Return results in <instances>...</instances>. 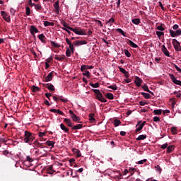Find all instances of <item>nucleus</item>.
Masks as SVG:
<instances>
[{"label": "nucleus", "instance_id": "f257e3e1", "mask_svg": "<svg viewBox=\"0 0 181 181\" xmlns=\"http://www.w3.org/2000/svg\"><path fill=\"white\" fill-rule=\"evenodd\" d=\"M24 137L23 142H25V144H28L29 145H32V143L35 139V136L30 133V132L28 131H25Z\"/></svg>", "mask_w": 181, "mask_h": 181}, {"label": "nucleus", "instance_id": "f03ea898", "mask_svg": "<svg viewBox=\"0 0 181 181\" xmlns=\"http://www.w3.org/2000/svg\"><path fill=\"white\" fill-rule=\"evenodd\" d=\"M93 91L96 94V99H98V101H100V103H107V99L104 98L100 90L93 89Z\"/></svg>", "mask_w": 181, "mask_h": 181}, {"label": "nucleus", "instance_id": "7ed1b4c3", "mask_svg": "<svg viewBox=\"0 0 181 181\" xmlns=\"http://www.w3.org/2000/svg\"><path fill=\"white\" fill-rule=\"evenodd\" d=\"M69 30H71V32H74V33H76V35H87L86 33V31H84V30L82 29L81 28H73L72 27H71Z\"/></svg>", "mask_w": 181, "mask_h": 181}, {"label": "nucleus", "instance_id": "20e7f679", "mask_svg": "<svg viewBox=\"0 0 181 181\" xmlns=\"http://www.w3.org/2000/svg\"><path fill=\"white\" fill-rule=\"evenodd\" d=\"M1 15L4 21H5L6 22H8V23H11V16H9V14H8L6 11H1Z\"/></svg>", "mask_w": 181, "mask_h": 181}, {"label": "nucleus", "instance_id": "39448f33", "mask_svg": "<svg viewBox=\"0 0 181 181\" xmlns=\"http://www.w3.org/2000/svg\"><path fill=\"white\" fill-rule=\"evenodd\" d=\"M172 44H173V46L175 50H176V52H180V50H181L180 42H179V41H177V40L173 39Z\"/></svg>", "mask_w": 181, "mask_h": 181}, {"label": "nucleus", "instance_id": "423d86ee", "mask_svg": "<svg viewBox=\"0 0 181 181\" xmlns=\"http://www.w3.org/2000/svg\"><path fill=\"white\" fill-rule=\"evenodd\" d=\"M176 31H174L173 30H169L170 35L171 37H176L177 36L181 35V29L178 28L177 30H175Z\"/></svg>", "mask_w": 181, "mask_h": 181}, {"label": "nucleus", "instance_id": "0eeeda50", "mask_svg": "<svg viewBox=\"0 0 181 181\" xmlns=\"http://www.w3.org/2000/svg\"><path fill=\"white\" fill-rule=\"evenodd\" d=\"M169 77L172 80L173 83H174V84H177V86H181V81L176 79V77H175V75H173V74H170Z\"/></svg>", "mask_w": 181, "mask_h": 181}, {"label": "nucleus", "instance_id": "6e6552de", "mask_svg": "<svg viewBox=\"0 0 181 181\" xmlns=\"http://www.w3.org/2000/svg\"><path fill=\"white\" fill-rule=\"evenodd\" d=\"M54 11L56 12V13L57 15H59V13H60V6L59 4V1H57L54 4Z\"/></svg>", "mask_w": 181, "mask_h": 181}, {"label": "nucleus", "instance_id": "1a4fd4ad", "mask_svg": "<svg viewBox=\"0 0 181 181\" xmlns=\"http://www.w3.org/2000/svg\"><path fill=\"white\" fill-rule=\"evenodd\" d=\"M74 46H82V45H87V41L86 40H76L74 42Z\"/></svg>", "mask_w": 181, "mask_h": 181}, {"label": "nucleus", "instance_id": "9d476101", "mask_svg": "<svg viewBox=\"0 0 181 181\" xmlns=\"http://www.w3.org/2000/svg\"><path fill=\"white\" fill-rule=\"evenodd\" d=\"M30 33L31 35H35V33H39V30L35 25H30Z\"/></svg>", "mask_w": 181, "mask_h": 181}, {"label": "nucleus", "instance_id": "9b49d317", "mask_svg": "<svg viewBox=\"0 0 181 181\" xmlns=\"http://www.w3.org/2000/svg\"><path fill=\"white\" fill-rule=\"evenodd\" d=\"M134 83L137 87H141V85L142 84V79H141L139 76H136Z\"/></svg>", "mask_w": 181, "mask_h": 181}, {"label": "nucleus", "instance_id": "f8f14e48", "mask_svg": "<svg viewBox=\"0 0 181 181\" xmlns=\"http://www.w3.org/2000/svg\"><path fill=\"white\" fill-rule=\"evenodd\" d=\"M64 122L67 125V127H69V128H73V122H71L70 119L65 118L64 119Z\"/></svg>", "mask_w": 181, "mask_h": 181}, {"label": "nucleus", "instance_id": "ddd939ff", "mask_svg": "<svg viewBox=\"0 0 181 181\" xmlns=\"http://www.w3.org/2000/svg\"><path fill=\"white\" fill-rule=\"evenodd\" d=\"M53 80V72H50L45 79V83H48V81H52Z\"/></svg>", "mask_w": 181, "mask_h": 181}, {"label": "nucleus", "instance_id": "4468645a", "mask_svg": "<svg viewBox=\"0 0 181 181\" xmlns=\"http://www.w3.org/2000/svg\"><path fill=\"white\" fill-rule=\"evenodd\" d=\"M162 52L165 54V56H167V57H170V54H169V51L165 47V45H163Z\"/></svg>", "mask_w": 181, "mask_h": 181}, {"label": "nucleus", "instance_id": "2eb2a0df", "mask_svg": "<svg viewBox=\"0 0 181 181\" xmlns=\"http://www.w3.org/2000/svg\"><path fill=\"white\" fill-rule=\"evenodd\" d=\"M127 45H129V46H131L132 47H134V49H136L138 47V45L135 44L131 40H127Z\"/></svg>", "mask_w": 181, "mask_h": 181}, {"label": "nucleus", "instance_id": "dca6fc26", "mask_svg": "<svg viewBox=\"0 0 181 181\" xmlns=\"http://www.w3.org/2000/svg\"><path fill=\"white\" fill-rule=\"evenodd\" d=\"M38 39L42 42V43H46V37L43 34H40L37 36Z\"/></svg>", "mask_w": 181, "mask_h": 181}, {"label": "nucleus", "instance_id": "f3484780", "mask_svg": "<svg viewBox=\"0 0 181 181\" xmlns=\"http://www.w3.org/2000/svg\"><path fill=\"white\" fill-rule=\"evenodd\" d=\"M115 22V20L114 19V18H110L109 21L106 22V25L109 26V28H111V26H112V23H114Z\"/></svg>", "mask_w": 181, "mask_h": 181}, {"label": "nucleus", "instance_id": "a211bd4d", "mask_svg": "<svg viewBox=\"0 0 181 181\" xmlns=\"http://www.w3.org/2000/svg\"><path fill=\"white\" fill-rule=\"evenodd\" d=\"M173 151H175V146L174 145H170V146H168L167 147V153H170L172 152H173Z\"/></svg>", "mask_w": 181, "mask_h": 181}, {"label": "nucleus", "instance_id": "6ab92c4d", "mask_svg": "<svg viewBox=\"0 0 181 181\" xmlns=\"http://www.w3.org/2000/svg\"><path fill=\"white\" fill-rule=\"evenodd\" d=\"M37 148H43V143H39L37 140L34 141L33 143Z\"/></svg>", "mask_w": 181, "mask_h": 181}, {"label": "nucleus", "instance_id": "aec40b11", "mask_svg": "<svg viewBox=\"0 0 181 181\" xmlns=\"http://www.w3.org/2000/svg\"><path fill=\"white\" fill-rule=\"evenodd\" d=\"M50 112H57V114H59V115H64V113L60 110L51 109Z\"/></svg>", "mask_w": 181, "mask_h": 181}, {"label": "nucleus", "instance_id": "412c9836", "mask_svg": "<svg viewBox=\"0 0 181 181\" xmlns=\"http://www.w3.org/2000/svg\"><path fill=\"white\" fill-rule=\"evenodd\" d=\"M54 59H55V60L62 62V60H64V59H66V56L65 55H62V56L55 55Z\"/></svg>", "mask_w": 181, "mask_h": 181}, {"label": "nucleus", "instance_id": "4be33fe9", "mask_svg": "<svg viewBox=\"0 0 181 181\" xmlns=\"http://www.w3.org/2000/svg\"><path fill=\"white\" fill-rule=\"evenodd\" d=\"M47 173L49 175H53L54 172H56L54 170H53V165H50L47 170Z\"/></svg>", "mask_w": 181, "mask_h": 181}, {"label": "nucleus", "instance_id": "5701e85b", "mask_svg": "<svg viewBox=\"0 0 181 181\" xmlns=\"http://www.w3.org/2000/svg\"><path fill=\"white\" fill-rule=\"evenodd\" d=\"M31 91H33V93H37V91H40V88L36 86H33L31 87Z\"/></svg>", "mask_w": 181, "mask_h": 181}, {"label": "nucleus", "instance_id": "b1692460", "mask_svg": "<svg viewBox=\"0 0 181 181\" xmlns=\"http://www.w3.org/2000/svg\"><path fill=\"white\" fill-rule=\"evenodd\" d=\"M81 128H83V124H78L74 127L72 126L73 131H74L76 129H81Z\"/></svg>", "mask_w": 181, "mask_h": 181}, {"label": "nucleus", "instance_id": "393cba45", "mask_svg": "<svg viewBox=\"0 0 181 181\" xmlns=\"http://www.w3.org/2000/svg\"><path fill=\"white\" fill-rule=\"evenodd\" d=\"M60 128H61V129H62V131H64V132H69V128H67L66 127V125H64V124H63V123H62L61 124H60Z\"/></svg>", "mask_w": 181, "mask_h": 181}, {"label": "nucleus", "instance_id": "a878e982", "mask_svg": "<svg viewBox=\"0 0 181 181\" xmlns=\"http://www.w3.org/2000/svg\"><path fill=\"white\" fill-rule=\"evenodd\" d=\"M141 94L144 97V98H146V100H149V98H151V94L149 93L141 92Z\"/></svg>", "mask_w": 181, "mask_h": 181}, {"label": "nucleus", "instance_id": "bb28decb", "mask_svg": "<svg viewBox=\"0 0 181 181\" xmlns=\"http://www.w3.org/2000/svg\"><path fill=\"white\" fill-rule=\"evenodd\" d=\"M94 113L89 114V121L90 122H95V118H94Z\"/></svg>", "mask_w": 181, "mask_h": 181}, {"label": "nucleus", "instance_id": "cd10ccee", "mask_svg": "<svg viewBox=\"0 0 181 181\" xmlns=\"http://www.w3.org/2000/svg\"><path fill=\"white\" fill-rule=\"evenodd\" d=\"M74 152L75 155H76L77 158H80L81 156V152L80 151V150L74 148Z\"/></svg>", "mask_w": 181, "mask_h": 181}, {"label": "nucleus", "instance_id": "c85d7f7f", "mask_svg": "<svg viewBox=\"0 0 181 181\" xmlns=\"http://www.w3.org/2000/svg\"><path fill=\"white\" fill-rule=\"evenodd\" d=\"M132 23L134 25H139L141 23V19L139 18H134L132 20Z\"/></svg>", "mask_w": 181, "mask_h": 181}, {"label": "nucleus", "instance_id": "c756f323", "mask_svg": "<svg viewBox=\"0 0 181 181\" xmlns=\"http://www.w3.org/2000/svg\"><path fill=\"white\" fill-rule=\"evenodd\" d=\"M144 139H146V134L139 135L138 138H136V141H144Z\"/></svg>", "mask_w": 181, "mask_h": 181}, {"label": "nucleus", "instance_id": "7c9ffc66", "mask_svg": "<svg viewBox=\"0 0 181 181\" xmlns=\"http://www.w3.org/2000/svg\"><path fill=\"white\" fill-rule=\"evenodd\" d=\"M47 88L49 91H54V90H55L54 86H53V84H52V83H48V86H47Z\"/></svg>", "mask_w": 181, "mask_h": 181}, {"label": "nucleus", "instance_id": "2f4dec72", "mask_svg": "<svg viewBox=\"0 0 181 181\" xmlns=\"http://www.w3.org/2000/svg\"><path fill=\"white\" fill-rule=\"evenodd\" d=\"M162 109L154 110L153 114H155V115H162Z\"/></svg>", "mask_w": 181, "mask_h": 181}, {"label": "nucleus", "instance_id": "473e14b6", "mask_svg": "<svg viewBox=\"0 0 181 181\" xmlns=\"http://www.w3.org/2000/svg\"><path fill=\"white\" fill-rule=\"evenodd\" d=\"M61 25H62L64 26V28H65V29H66H66H69V30H70V28H71V27L69 26V25H67V23H65L64 21H63V20L61 21Z\"/></svg>", "mask_w": 181, "mask_h": 181}, {"label": "nucleus", "instance_id": "72a5a7b5", "mask_svg": "<svg viewBox=\"0 0 181 181\" xmlns=\"http://www.w3.org/2000/svg\"><path fill=\"white\" fill-rule=\"evenodd\" d=\"M106 98H108V100H114V95L111 93H107L106 94Z\"/></svg>", "mask_w": 181, "mask_h": 181}, {"label": "nucleus", "instance_id": "f704fd0d", "mask_svg": "<svg viewBox=\"0 0 181 181\" xmlns=\"http://www.w3.org/2000/svg\"><path fill=\"white\" fill-rule=\"evenodd\" d=\"M44 26L47 27V26H54V23H50L49 21H45L44 22Z\"/></svg>", "mask_w": 181, "mask_h": 181}, {"label": "nucleus", "instance_id": "c9c22d12", "mask_svg": "<svg viewBox=\"0 0 181 181\" xmlns=\"http://www.w3.org/2000/svg\"><path fill=\"white\" fill-rule=\"evenodd\" d=\"M116 30H117V32H118L119 33H121V35H122V36H124V37H127V35H125V32H124V30H122V29H121V28H117Z\"/></svg>", "mask_w": 181, "mask_h": 181}, {"label": "nucleus", "instance_id": "e433bc0d", "mask_svg": "<svg viewBox=\"0 0 181 181\" xmlns=\"http://www.w3.org/2000/svg\"><path fill=\"white\" fill-rule=\"evenodd\" d=\"M144 128V124H140L135 130L136 134L138 132H140V131H142Z\"/></svg>", "mask_w": 181, "mask_h": 181}, {"label": "nucleus", "instance_id": "4c0bfd02", "mask_svg": "<svg viewBox=\"0 0 181 181\" xmlns=\"http://www.w3.org/2000/svg\"><path fill=\"white\" fill-rule=\"evenodd\" d=\"M71 53L73 52H71V50L70 49V48H67L66 51V56L67 57H70L71 56Z\"/></svg>", "mask_w": 181, "mask_h": 181}, {"label": "nucleus", "instance_id": "58836bf2", "mask_svg": "<svg viewBox=\"0 0 181 181\" xmlns=\"http://www.w3.org/2000/svg\"><path fill=\"white\" fill-rule=\"evenodd\" d=\"M120 124H121V120L117 119L114 120V125H115V127H119V125Z\"/></svg>", "mask_w": 181, "mask_h": 181}, {"label": "nucleus", "instance_id": "ea45409f", "mask_svg": "<svg viewBox=\"0 0 181 181\" xmlns=\"http://www.w3.org/2000/svg\"><path fill=\"white\" fill-rule=\"evenodd\" d=\"M83 76H86V77H88V78H90V71L86 70V71L83 73Z\"/></svg>", "mask_w": 181, "mask_h": 181}, {"label": "nucleus", "instance_id": "a19ab883", "mask_svg": "<svg viewBox=\"0 0 181 181\" xmlns=\"http://www.w3.org/2000/svg\"><path fill=\"white\" fill-rule=\"evenodd\" d=\"M90 87H93V88H98L100 87V84L98 83H90Z\"/></svg>", "mask_w": 181, "mask_h": 181}, {"label": "nucleus", "instance_id": "79ce46f5", "mask_svg": "<svg viewBox=\"0 0 181 181\" xmlns=\"http://www.w3.org/2000/svg\"><path fill=\"white\" fill-rule=\"evenodd\" d=\"M171 132L173 135H176V134H177V129H176V127H171Z\"/></svg>", "mask_w": 181, "mask_h": 181}, {"label": "nucleus", "instance_id": "37998d69", "mask_svg": "<svg viewBox=\"0 0 181 181\" xmlns=\"http://www.w3.org/2000/svg\"><path fill=\"white\" fill-rule=\"evenodd\" d=\"M47 145L48 146H52V148L54 147V142L52 141H47Z\"/></svg>", "mask_w": 181, "mask_h": 181}, {"label": "nucleus", "instance_id": "c03bdc74", "mask_svg": "<svg viewBox=\"0 0 181 181\" xmlns=\"http://www.w3.org/2000/svg\"><path fill=\"white\" fill-rule=\"evenodd\" d=\"M69 114L71 115V118H72V119H74L77 115H76V114H74V112H73L72 110H69Z\"/></svg>", "mask_w": 181, "mask_h": 181}, {"label": "nucleus", "instance_id": "a18cd8bd", "mask_svg": "<svg viewBox=\"0 0 181 181\" xmlns=\"http://www.w3.org/2000/svg\"><path fill=\"white\" fill-rule=\"evenodd\" d=\"M156 35L158 36V37L160 38L161 36H163V35H165V33L162 31H156Z\"/></svg>", "mask_w": 181, "mask_h": 181}, {"label": "nucleus", "instance_id": "49530a36", "mask_svg": "<svg viewBox=\"0 0 181 181\" xmlns=\"http://www.w3.org/2000/svg\"><path fill=\"white\" fill-rule=\"evenodd\" d=\"M51 45L52 46H53L54 47H61V45L54 42V41H51Z\"/></svg>", "mask_w": 181, "mask_h": 181}, {"label": "nucleus", "instance_id": "de8ad7c7", "mask_svg": "<svg viewBox=\"0 0 181 181\" xmlns=\"http://www.w3.org/2000/svg\"><path fill=\"white\" fill-rule=\"evenodd\" d=\"M35 9H36V11H40L42 9V6L40 4H35Z\"/></svg>", "mask_w": 181, "mask_h": 181}, {"label": "nucleus", "instance_id": "09e8293b", "mask_svg": "<svg viewBox=\"0 0 181 181\" xmlns=\"http://www.w3.org/2000/svg\"><path fill=\"white\" fill-rule=\"evenodd\" d=\"M25 13L27 16H29V15H30V8H29V6L25 7Z\"/></svg>", "mask_w": 181, "mask_h": 181}, {"label": "nucleus", "instance_id": "8fccbe9b", "mask_svg": "<svg viewBox=\"0 0 181 181\" xmlns=\"http://www.w3.org/2000/svg\"><path fill=\"white\" fill-rule=\"evenodd\" d=\"M156 29L157 30H160V32H163V30H165V28L162 26V24L160 25L157 26Z\"/></svg>", "mask_w": 181, "mask_h": 181}, {"label": "nucleus", "instance_id": "3c124183", "mask_svg": "<svg viewBox=\"0 0 181 181\" xmlns=\"http://www.w3.org/2000/svg\"><path fill=\"white\" fill-rule=\"evenodd\" d=\"M142 88L144 91H147V93H151V90H149V88H148V86L144 85L142 86Z\"/></svg>", "mask_w": 181, "mask_h": 181}, {"label": "nucleus", "instance_id": "603ef678", "mask_svg": "<svg viewBox=\"0 0 181 181\" xmlns=\"http://www.w3.org/2000/svg\"><path fill=\"white\" fill-rule=\"evenodd\" d=\"M168 146H169V144L168 143H165L160 146V149H168Z\"/></svg>", "mask_w": 181, "mask_h": 181}, {"label": "nucleus", "instance_id": "864d4df0", "mask_svg": "<svg viewBox=\"0 0 181 181\" xmlns=\"http://www.w3.org/2000/svg\"><path fill=\"white\" fill-rule=\"evenodd\" d=\"M59 99L60 100V101H62V103H67V101H69L68 99L63 98V96H59Z\"/></svg>", "mask_w": 181, "mask_h": 181}, {"label": "nucleus", "instance_id": "5fc2aeb1", "mask_svg": "<svg viewBox=\"0 0 181 181\" xmlns=\"http://www.w3.org/2000/svg\"><path fill=\"white\" fill-rule=\"evenodd\" d=\"M124 54L127 56V57H131V53L128 49H124Z\"/></svg>", "mask_w": 181, "mask_h": 181}, {"label": "nucleus", "instance_id": "6e6d98bb", "mask_svg": "<svg viewBox=\"0 0 181 181\" xmlns=\"http://www.w3.org/2000/svg\"><path fill=\"white\" fill-rule=\"evenodd\" d=\"M108 88H111L112 90H117L118 87L116 86V85H112V86H109Z\"/></svg>", "mask_w": 181, "mask_h": 181}, {"label": "nucleus", "instance_id": "4d7b16f0", "mask_svg": "<svg viewBox=\"0 0 181 181\" xmlns=\"http://www.w3.org/2000/svg\"><path fill=\"white\" fill-rule=\"evenodd\" d=\"M119 71H120L121 73H122L123 74H127V70H125V69L119 67Z\"/></svg>", "mask_w": 181, "mask_h": 181}, {"label": "nucleus", "instance_id": "13d9d810", "mask_svg": "<svg viewBox=\"0 0 181 181\" xmlns=\"http://www.w3.org/2000/svg\"><path fill=\"white\" fill-rule=\"evenodd\" d=\"M69 49H70L71 53H74V45L73 44H71L69 45Z\"/></svg>", "mask_w": 181, "mask_h": 181}, {"label": "nucleus", "instance_id": "bf43d9fd", "mask_svg": "<svg viewBox=\"0 0 181 181\" xmlns=\"http://www.w3.org/2000/svg\"><path fill=\"white\" fill-rule=\"evenodd\" d=\"M153 119L154 122H159V121H160V118H159L158 116L154 117Z\"/></svg>", "mask_w": 181, "mask_h": 181}, {"label": "nucleus", "instance_id": "052dcab7", "mask_svg": "<svg viewBox=\"0 0 181 181\" xmlns=\"http://www.w3.org/2000/svg\"><path fill=\"white\" fill-rule=\"evenodd\" d=\"M31 53L33 54L34 58L36 59L37 57V54H36V52L33 49H30Z\"/></svg>", "mask_w": 181, "mask_h": 181}, {"label": "nucleus", "instance_id": "680f3d73", "mask_svg": "<svg viewBox=\"0 0 181 181\" xmlns=\"http://www.w3.org/2000/svg\"><path fill=\"white\" fill-rule=\"evenodd\" d=\"M74 122H80V117L76 116L74 119H72Z\"/></svg>", "mask_w": 181, "mask_h": 181}, {"label": "nucleus", "instance_id": "e2e57ef3", "mask_svg": "<svg viewBox=\"0 0 181 181\" xmlns=\"http://www.w3.org/2000/svg\"><path fill=\"white\" fill-rule=\"evenodd\" d=\"M148 160L146 159H144V160H141L138 162L139 165H144V163H145V162H146Z\"/></svg>", "mask_w": 181, "mask_h": 181}, {"label": "nucleus", "instance_id": "0e129e2a", "mask_svg": "<svg viewBox=\"0 0 181 181\" xmlns=\"http://www.w3.org/2000/svg\"><path fill=\"white\" fill-rule=\"evenodd\" d=\"M81 70L82 71H85V70H87V65H82V66H81Z\"/></svg>", "mask_w": 181, "mask_h": 181}, {"label": "nucleus", "instance_id": "69168bd1", "mask_svg": "<svg viewBox=\"0 0 181 181\" xmlns=\"http://www.w3.org/2000/svg\"><path fill=\"white\" fill-rule=\"evenodd\" d=\"M155 168H156V170H157V172H159L160 173V172H162V168H160V166L157 165Z\"/></svg>", "mask_w": 181, "mask_h": 181}, {"label": "nucleus", "instance_id": "338daca9", "mask_svg": "<svg viewBox=\"0 0 181 181\" xmlns=\"http://www.w3.org/2000/svg\"><path fill=\"white\" fill-rule=\"evenodd\" d=\"M26 160H27L28 162H33V158H30L29 156H26Z\"/></svg>", "mask_w": 181, "mask_h": 181}, {"label": "nucleus", "instance_id": "774afa93", "mask_svg": "<svg viewBox=\"0 0 181 181\" xmlns=\"http://www.w3.org/2000/svg\"><path fill=\"white\" fill-rule=\"evenodd\" d=\"M16 11H15V9H13V8H10V13L11 14V15H15V13H16Z\"/></svg>", "mask_w": 181, "mask_h": 181}]
</instances>
